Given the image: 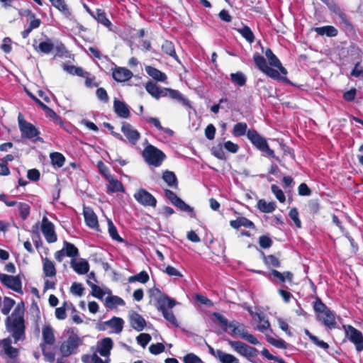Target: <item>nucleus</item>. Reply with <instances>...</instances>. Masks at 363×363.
<instances>
[{
    "label": "nucleus",
    "mask_w": 363,
    "mask_h": 363,
    "mask_svg": "<svg viewBox=\"0 0 363 363\" xmlns=\"http://www.w3.org/2000/svg\"><path fill=\"white\" fill-rule=\"evenodd\" d=\"M145 72L149 76L156 81L164 82L167 79V76L164 72H162L153 67L146 66Z\"/></svg>",
    "instance_id": "393cba45"
},
{
    "label": "nucleus",
    "mask_w": 363,
    "mask_h": 363,
    "mask_svg": "<svg viewBox=\"0 0 363 363\" xmlns=\"http://www.w3.org/2000/svg\"><path fill=\"white\" fill-rule=\"evenodd\" d=\"M113 347V341L111 338L106 337L98 343L97 352L103 357H108Z\"/></svg>",
    "instance_id": "412c9836"
},
{
    "label": "nucleus",
    "mask_w": 363,
    "mask_h": 363,
    "mask_svg": "<svg viewBox=\"0 0 363 363\" xmlns=\"http://www.w3.org/2000/svg\"><path fill=\"white\" fill-rule=\"evenodd\" d=\"M291 219L294 222L296 226L298 228L301 227V222L298 218V212L296 208H291L289 213Z\"/></svg>",
    "instance_id": "680f3d73"
},
{
    "label": "nucleus",
    "mask_w": 363,
    "mask_h": 363,
    "mask_svg": "<svg viewBox=\"0 0 363 363\" xmlns=\"http://www.w3.org/2000/svg\"><path fill=\"white\" fill-rule=\"evenodd\" d=\"M260 319H255V321L258 322L257 330L262 333H265L267 330L272 332L269 320L266 319L265 315L262 313H260Z\"/></svg>",
    "instance_id": "f704fd0d"
},
{
    "label": "nucleus",
    "mask_w": 363,
    "mask_h": 363,
    "mask_svg": "<svg viewBox=\"0 0 363 363\" xmlns=\"http://www.w3.org/2000/svg\"><path fill=\"white\" fill-rule=\"evenodd\" d=\"M259 243L262 248L266 249L271 247L272 241L269 237L262 235L259 237Z\"/></svg>",
    "instance_id": "774afa93"
},
{
    "label": "nucleus",
    "mask_w": 363,
    "mask_h": 363,
    "mask_svg": "<svg viewBox=\"0 0 363 363\" xmlns=\"http://www.w3.org/2000/svg\"><path fill=\"white\" fill-rule=\"evenodd\" d=\"M84 216L86 224L91 228H96L99 226L98 218L91 208H84Z\"/></svg>",
    "instance_id": "a211bd4d"
},
{
    "label": "nucleus",
    "mask_w": 363,
    "mask_h": 363,
    "mask_svg": "<svg viewBox=\"0 0 363 363\" xmlns=\"http://www.w3.org/2000/svg\"><path fill=\"white\" fill-rule=\"evenodd\" d=\"M96 13V19L99 22H100L106 26H109L111 25L110 21L106 18V14L103 11H101V10H97Z\"/></svg>",
    "instance_id": "0e129e2a"
},
{
    "label": "nucleus",
    "mask_w": 363,
    "mask_h": 363,
    "mask_svg": "<svg viewBox=\"0 0 363 363\" xmlns=\"http://www.w3.org/2000/svg\"><path fill=\"white\" fill-rule=\"evenodd\" d=\"M50 159L52 163L55 165H57L59 167L63 166L65 163V157L59 152H53L50 155Z\"/></svg>",
    "instance_id": "603ef678"
},
{
    "label": "nucleus",
    "mask_w": 363,
    "mask_h": 363,
    "mask_svg": "<svg viewBox=\"0 0 363 363\" xmlns=\"http://www.w3.org/2000/svg\"><path fill=\"white\" fill-rule=\"evenodd\" d=\"M87 284L91 289V294L94 297L101 299L105 294L103 290L90 280H87Z\"/></svg>",
    "instance_id": "09e8293b"
},
{
    "label": "nucleus",
    "mask_w": 363,
    "mask_h": 363,
    "mask_svg": "<svg viewBox=\"0 0 363 363\" xmlns=\"http://www.w3.org/2000/svg\"><path fill=\"white\" fill-rule=\"evenodd\" d=\"M314 310L317 313L318 320L329 329L336 327L335 315L330 311L320 300L315 302L313 306Z\"/></svg>",
    "instance_id": "7ed1b4c3"
},
{
    "label": "nucleus",
    "mask_w": 363,
    "mask_h": 363,
    "mask_svg": "<svg viewBox=\"0 0 363 363\" xmlns=\"http://www.w3.org/2000/svg\"><path fill=\"white\" fill-rule=\"evenodd\" d=\"M247 125L245 123H238L235 125L233 134L235 136H242L246 133Z\"/></svg>",
    "instance_id": "49530a36"
},
{
    "label": "nucleus",
    "mask_w": 363,
    "mask_h": 363,
    "mask_svg": "<svg viewBox=\"0 0 363 363\" xmlns=\"http://www.w3.org/2000/svg\"><path fill=\"white\" fill-rule=\"evenodd\" d=\"M18 119L22 138L33 141L40 140L38 137L40 133L33 124L23 120L21 115L18 116Z\"/></svg>",
    "instance_id": "423d86ee"
},
{
    "label": "nucleus",
    "mask_w": 363,
    "mask_h": 363,
    "mask_svg": "<svg viewBox=\"0 0 363 363\" xmlns=\"http://www.w3.org/2000/svg\"><path fill=\"white\" fill-rule=\"evenodd\" d=\"M230 224L232 228L235 229L240 227L254 228V223L245 217H239L236 220H231Z\"/></svg>",
    "instance_id": "a878e982"
},
{
    "label": "nucleus",
    "mask_w": 363,
    "mask_h": 363,
    "mask_svg": "<svg viewBox=\"0 0 363 363\" xmlns=\"http://www.w3.org/2000/svg\"><path fill=\"white\" fill-rule=\"evenodd\" d=\"M346 337L355 345L356 350L360 352L363 350L362 333L352 325H343Z\"/></svg>",
    "instance_id": "6e6552de"
},
{
    "label": "nucleus",
    "mask_w": 363,
    "mask_h": 363,
    "mask_svg": "<svg viewBox=\"0 0 363 363\" xmlns=\"http://www.w3.org/2000/svg\"><path fill=\"white\" fill-rule=\"evenodd\" d=\"M163 180L167 184L168 186L174 187L177 186V178L172 172L166 171L162 175Z\"/></svg>",
    "instance_id": "c03bdc74"
},
{
    "label": "nucleus",
    "mask_w": 363,
    "mask_h": 363,
    "mask_svg": "<svg viewBox=\"0 0 363 363\" xmlns=\"http://www.w3.org/2000/svg\"><path fill=\"white\" fill-rule=\"evenodd\" d=\"M67 333L68 337L62 342L60 347V352L63 357L77 354L79 347L83 344V339L78 335L75 328H69Z\"/></svg>",
    "instance_id": "f03ea898"
},
{
    "label": "nucleus",
    "mask_w": 363,
    "mask_h": 363,
    "mask_svg": "<svg viewBox=\"0 0 363 363\" xmlns=\"http://www.w3.org/2000/svg\"><path fill=\"white\" fill-rule=\"evenodd\" d=\"M149 279V276L147 272H141L139 274L131 276L128 278L129 282H135V281H139L140 283L145 284L146 283Z\"/></svg>",
    "instance_id": "de8ad7c7"
},
{
    "label": "nucleus",
    "mask_w": 363,
    "mask_h": 363,
    "mask_svg": "<svg viewBox=\"0 0 363 363\" xmlns=\"http://www.w3.org/2000/svg\"><path fill=\"white\" fill-rule=\"evenodd\" d=\"M0 281L7 288L22 294L21 280L18 276H11L6 274H0Z\"/></svg>",
    "instance_id": "1a4fd4ad"
},
{
    "label": "nucleus",
    "mask_w": 363,
    "mask_h": 363,
    "mask_svg": "<svg viewBox=\"0 0 363 363\" xmlns=\"http://www.w3.org/2000/svg\"><path fill=\"white\" fill-rule=\"evenodd\" d=\"M254 61L257 67L263 72L267 67H268L267 62L264 57L259 55V54H255L254 55Z\"/></svg>",
    "instance_id": "864d4df0"
},
{
    "label": "nucleus",
    "mask_w": 363,
    "mask_h": 363,
    "mask_svg": "<svg viewBox=\"0 0 363 363\" xmlns=\"http://www.w3.org/2000/svg\"><path fill=\"white\" fill-rule=\"evenodd\" d=\"M152 337L150 335L147 333H141L137 337V342L139 345H140L143 348H145L147 345L150 342Z\"/></svg>",
    "instance_id": "4d7b16f0"
},
{
    "label": "nucleus",
    "mask_w": 363,
    "mask_h": 363,
    "mask_svg": "<svg viewBox=\"0 0 363 363\" xmlns=\"http://www.w3.org/2000/svg\"><path fill=\"white\" fill-rule=\"evenodd\" d=\"M162 50L167 55L171 56L175 60H178L177 55H176L174 45L171 41L165 40L162 45Z\"/></svg>",
    "instance_id": "e433bc0d"
},
{
    "label": "nucleus",
    "mask_w": 363,
    "mask_h": 363,
    "mask_svg": "<svg viewBox=\"0 0 363 363\" xmlns=\"http://www.w3.org/2000/svg\"><path fill=\"white\" fill-rule=\"evenodd\" d=\"M264 261L266 265L268 267H279L280 262L277 257L274 255H268L264 257Z\"/></svg>",
    "instance_id": "6e6d98bb"
},
{
    "label": "nucleus",
    "mask_w": 363,
    "mask_h": 363,
    "mask_svg": "<svg viewBox=\"0 0 363 363\" xmlns=\"http://www.w3.org/2000/svg\"><path fill=\"white\" fill-rule=\"evenodd\" d=\"M0 355L6 363H19V350L12 346L11 337H8L0 340Z\"/></svg>",
    "instance_id": "20e7f679"
},
{
    "label": "nucleus",
    "mask_w": 363,
    "mask_h": 363,
    "mask_svg": "<svg viewBox=\"0 0 363 363\" xmlns=\"http://www.w3.org/2000/svg\"><path fill=\"white\" fill-rule=\"evenodd\" d=\"M229 328L232 329V333L233 335H237L241 338L243 339L244 336L245 335L246 333L247 332L245 330V328L244 325H240V323L237 322H233L229 324Z\"/></svg>",
    "instance_id": "c9c22d12"
},
{
    "label": "nucleus",
    "mask_w": 363,
    "mask_h": 363,
    "mask_svg": "<svg viewBox=\"0 0 363 363\" xmlns=\"http://www.w3.org/2000/svg\"><path fill=\"white\" fill-rule=\"evenodd\" d=\"M267 342L277 348L285 349L286 347V342L281 339H276L268 335H266Z\"/></svg>",
    "instance_id": "3c124183"
},
{
    "label": "nucleus",
    "mask_w": 363,
    "mask_h": 363,
    "mask_svg": "<svg viewBox=\"0 0 363 363\" xmlns=\"http://www.w3.org/2000/svg\"><path fill=\"white\" fill-rule=\"evenodd\" d=\"M70 264L74 271L79 274H85L89 269V264L88 262L82 258H73L71 260Z\"/></svg>",
    "instance_id": "ddd939ff"
},
{
    "label": "nucleus",
    "mask_w": 363,
    "mask_h": 363,
    "mask_svg": "<svg viewBox=\"0 0 363 363\" xmlns=\"http://www.w3.org/2000/svg\"><path fill=\"white\" fill-rule=\"evenodd\" d=\"M158 304L159 308L162 311L172 308L177 304V302L167 296H163L158 299Z\"/></svg>",
    "instance_id": "c85d7f7f"
},
{
    "label": "nucleus",
    "mask_w": 363,
    "mask_h": 363,
    "mask_svg": "<svg viewBox=\"0 0 363 363\" xmlns=\"http://www.w3.org/2000/svg\"><path fill=\"white\" fill-rule=\"evenodd\" d=\"M108 230L110 236L114 240H116L119 242H123L124 240L118 235L117 229L116 226L113 225L111 220H108Z\"/></svg>",
    "instance_id": "4c0bfd02"
},
{
    "label": "nucleus",
    "mask_w": 363,
    "mask_h": 363,
    "mask_svg": "<svg viewBox=\"0 0 363 363\" xmlns=\"http://www.w3.org/2000/svg\"><path fill=\"white\" fill-rule=\"evenodd\" d=\"M317 34L320 35H326L328 37H334L337 34V29L331 26H325L323 27H317L314 28Z\"/></svg>",
    "instance_id": "2f4dec72"
},
{
    "label": "nucleus",
    "mask_w": 363,
    "mask_h": 363,
    "mask_svg": "<svg viewBox=\"0 0 363 363\" xmlns=\"http://www.w3.org/2000/svg\"><path fill=\"white\" fill-rule=\"evenodd\" d=\"M228 344L234 351L249 360L256 357L258 354V351L256 348L240 341L228 340Z\"/></svg>",
    "instance_id": "0eeeda50"
},
{
    "label": "nucleus",
    "mask_w": 363,
    "mask_h": 363,
    "mask_svg": "<svg viewBox=\"0 0 363 363\" xmlns=\"http://www.w3.org/2000/svg\"><path fill=\"white\" fill-rule=\"evenodd\" d=\"M230 79L234 84L240 86H244L246 83V77L245 74L240 72H238L236 73H231Z\"/></svg>",
    "instance_id": "ea45409f"
},
{
    "label": "nucleus",
    "mask_w": 363,
    "mask_h": 363,
    "mask_svg": "<svg viewBox=\"0 0 363 363\" xmlns=\"http://www.w3.org/2000/svg\"><path fill=\"white\" fill-rule=\"evenodd\" d=\"M164 94L165 96H169L171 99H176L179 101L182 102L184 104H186L188 101L184 99L182 94L177 90L164 88Z\"/></svg>",
    "instance_id": "473e14b6"
},
{
    "label": "nucleus",
    "mask_w": 363,
    "mask_h": 363,
    "mask_svg": "<svg viewBox=\"0 0 363 363\" xmlns=\"http://www.w3.org/2000/svg\"><path fill=\"white\" fill-rule=\"evenodd\" d=\"M15 304V301L9 298V297H5L4 298V301H3V307L1 308V313L4 315H8L11 308H13V306H14Z\"/></svg>",
    "instance_id": "8fccbe9b"
},
{
    "label": "nucleus",
    "mask_w": 363,
    "mask_h": 363,
    "mask_svg": "<svg viewBox=\"0 0 363 363\" xmlns=\"http://www.w3.org/2000/svg\"><path fill=\"white\" fill-rule=\"evenodd\" d=\"M113 108L116 113L122 118H128L130 116V110L126 104L117 99L113 101Z\"/></svg>",
    "instance_id": "f3484780"
},
{
    "label": "nucleus",
    "mask_w": 363,
    "mask_h": 363,
    "mask_svg": "<svg viewBox=\"0 0 363 363\" xmlns=\"http://www.w3.org/2000/svg\"><path fill=\"white\" fill-rule=\"evenodd\" d=\"M149 350L153 354H159L164 352V346L162 343L152 344L149 347Z\"/></svg>",
    "instance_id": "e2e57ef3"
},
{
    "label": "nucleus",
    "mask_w": 363,
    "mask_h": 363,
    "mask_svg": "<svg viewBox=\"0 0 363 363\" xmlns=\"http://www.w3.org/2000/svg\"><path fill=\"white\" fill-rule=\"evenodd\" d=\"M124 321L121 318L113 317L110 320L106 322V325L113 329V331L118 334L123 330Z\"/></svg>",
    "instance_id": "cd10ccee"
},
{
    "label": "nucleus",
    "mask_w": 363,
    "mask_h": 363,
    "mask_svg": "<svg viewBox=\"0 0 363 363\" xmlns=\"http://www.w3.org/2000/svg\"><path fill=\"white\" fill-rule=\"evenodd\" d=\"M213 155L220 160L225 159V153L221 145H217L212 150Z\"/></svg>",
    "instance_id": "338daca9"
},
{
    "label": "nucleus",
    "mask_w": 363,
    "mask_h": 363,
    "mask_svg": "<svg viewBox=\"0 0 363 363\" xmlns=\"http://www.w3.org/2000/svg\"><path fill=\"white\" fill-rule=\"evenodd\" d=\"M70 291L72 294L81 296L83 294L84 289L81 284L73 283L71 286Z\"/></svg>",
    "instance_id": "69168bd1"
},
{
    "label": "nucleus",
    "mask_w": 363,
    "mask_h": 363,
    "mask_svg": "<svg viewBox=\"0 0 363 363\" xmlns=\"http://www.w3.org/2000/svg\"><path fill=\"white\" fill-rule=\"evenodd\" d=\"M52 5L58 9L65 17L70 18L71 12L68 9L67 6L65 3L64 0H49Z\"/></svg>",
    "instance_id": "bb28decb"
},
{
    "label": "nucleus",
    "mask_w": 363,
    "mask_h": 363,
    "mask_svg": "<svg viewBox=\"0 0 363 363\" xmlns=\"http://www.w3.org/2000/svg\"><path fill=\"white\" fill-rule=\"evenodd\" d=\"M41 230L48 242L52 243L57 241L54 225L45 216L42 219Z\"/></svg>",
    "instance_id": "f8f14e48"
},
{
    "label": "nucleus",
    "mask_w": 363,
    "mask_h": 363,
    "mask_svg": "<svg viewBox=\"0 0 363 363\" xmlns=\"http://www.w3.org/2000/svg\"><path fill=\"white\" fill-rule=\"evenodd\" d=\"M53 48L54 45L52 43V40L49 38H47L46 40L40 42L38 46L35 49L37 51H40L44 54H49L52 52Z\"/></svg>",
    "instance_id": "72a5a7b5"
},
{
    "label": "nucleus",
    "mask_w": 363,
    "mask_h": 363,
    "mask_svg": "<svg viewBox=\"0 0 363 363\" xmlns=\"http://www.w3.org/2000/svg\"><path fill=\"white\" fill-rule=\"evenodd\" d=\"M164 318L174 326H178L177 318H175L173 312L169 310L162 311Z\"/></svg>",
    "instance_id": "13d9d810"
},
{
    "label": "nucleus",
    "mask_w": 363,
    "mask_h": 363,
    "mask_svg": "<svg viewBox=\"0 0 363 363\" xmlns=\"http://www.w3.org/2000/svg\"><path fill=\"white\" fill-rule=\"evenodd\" d=\"M264 74H266L269 77L276 79V80H285L286 78L284 77L281 76V72L278 69H273L268 66L267 69L263 72Z\"/></svg>",
    "instance_id": "a18cd8bd"
},
{
    "label": "nucleus",
    "mask_w": 363,
    "mask_h": 363,
    "mask_svg": "<svg viewBox=\"0 0 363 363\" xmlns=\"http://www.w3.org/2000/svg\"><path fill=\"white\" fill-rule=\"evenodd\" d=\"M106 306L110 309H116L118 306H123L125 305V301L123 298L118 296L109 295L106 299Z\"/></svg>",
    "instance_id": "b1692460"
},
{
    "label": "nucleus",
    "mask_w": 363,
    "mask_h": 363,
    "mask_svg": "<svg viewBox=\"0 0 363 363\" xmlns=\"http://www.w3.org/2000/svg\"><path fill=\"white\" fill-rule=\"evenodd\" d=\"M216 354L217 359L221 363H234L235 362H237V358L234 355L225 353L222 350L220 352H216Z\"/></svg>",
    "instance_id": "58836bf2"
},
{
    "label": "nucleus",
    "mask_w": 363,
    "mask_h": 363,
    "mask_svg": "<svg viewBox=\"0 0 363 363\" xmlns=\"http://www.w3.org/2000/svg\"><path fill=\"white\" fill-rule=\"evenodd\" d=\"M146 91L154 98L159 99L161 97H165L164 88L158 86L152 82H148L145 85Z\"/></svg>",
    "instance_id": "aec40b11"
},
{
    "label": "nucleus",
    "mask_w": 363,
    "mask_h": 363,
    "mask_svg": "<svg viewBox=\"0 0 363 363\" xmlns=\"http://www.w3.org/2000/svg\"><path fill=\"white\" fill-rule=\"evenodd\" d=\"M184 363H203L202 359L194 353H189L183 358Z\"/></svg>",
    "instance_id": "bf43d9fd"
},
{
    "label": "nucleus",
    "mask_w": 363,
    "mask_h": 363,
    "mask_svg": "<svg viewBox=\"0 0 363 363\" xmlns=\"http://www.w3.org/2000/svg\"><path fill=\"white\" fill-rule=\"evenodd\" d=\"M131 71L125 67H118L113 70V78L119 82H123L129 80L133 77Z\"/></svg>",
    "instance_id": "4468645a"
},
{
    "label": "nucleus",
    "mask_w": 363,
    "mask_h": 363,
    "mask_svg": "<svg viewBox=\"0 0 363 363\" xmlns=\"http://www.w3.org/2000/svg\"><path fill=\"white\" fill-rule=\"evenodd\" d=\"M17 207L19 211L21 217L25 220L27 218V217L30 214V207L26 203H18Z\"/></svg>",
    "instance_id": "5fc2aeb1"
},
{
    "label": "nucleus",
    "mask_w": 363,
    "mask_h": 363,
    "mask_svg": "<svg viewBox=\"0 0 363 363\" xmlns=\"http://www.w3.org/2000/svg\"><path fill=\"white\" fill-rule=\"evenodd\" d=\"M106 180L108 182V185L107 186L108 193L124 191V188L121 182L116 179L113 175H108Z\"/></svg>",
    "instance_id": "4be33fe9"
},
{
    "label": "nucleus",
    "mask_w": 363,
    "mask_h": 363,
    "mask_svg": "<svg viewBox=\"0 0 363 363\" xmlns=\"http://www.w3.org/2000/svg\"><path fill=\"white\" fill-rule=\"evenodd\" d=\"M237 31L241 34V35L245 38V40L250 43L254 41L255 37L251 29L247 26H243L241 28H238Z\"/></svg>",
    "instance_id": "a19ab883"
},
{
    "label": "nucleus",
    "mask_w": 363,
    "mask_h": 363,
    "mask_svg": "<svg viewBox=\"0 0 363 363\" xmlns=\"http://www.w3.org/2000/svg\"><path fill=\"white\" fill-rule=\"evenodd\" d=\"M121 132L130 144L135 145L140 138V133L130 123L123 122Z\"/></svg>",
    "instance_id": "9d476101"
},
{
    "label": "nucleus",
    "mask_w": 363,
    "mask_h": 363,
    "mask_svg": "<svg viewBox=\"0 0 363 363\" xmlns=\"http://www.w3.org/2000/svg\"><path fill=\"white\" fill-rule=\"evenodd\" d=\"M271 189L276 198L281 202L284 203L286 200L283 191L275 184L272 185Z\"/></svg>",
    "instance_id": "052dcab7"
},
{
    "label": "nucleus",
    "mask_w": 363,
    "mask_h": 363,
    "mask_svg": "<svg viewBox=\"0 0 363 363\" xmlns=\"http://www.w3.org/2000/svg\"><path fill=\"white\" fill-rule=\"evenodd\" d=\"M42 335L45 344L52 345L55 342V337L52 327L49 325H44L42 328Z\"/></svg>",
    "instance_id": "5701e85b"
},
{
    "label": "nucleus",
    "mask_w": 363,
    "mask_h": 363,
    "mask_svg": "<svg viewBox=\"0 0 363 363\" xmlns=\"http://www.w3.org/2000/svg\"><path fill=\"white\" fill-rule=\"evenodd\" d=\"M130 323L137 331H142L146 325L145 319L136 312H133L130 315Z\"/></svg>",
    "instance_id": "6ab92c4d"
},
{
    "label": "nucleus",
    "mask_w": 363,
    "mask_h": 363,
    "mask_svg": "<svg viewBox=\"0 0 363 363\" xmlns=\"http://www.w3.org/2000/svg\"><path fill=\"white\" fill-rule=\"evenodd\" d=\"M143 157L148 164L160 167L165 158V155L155 146L148 145L143 152Z\"/></svg>",
    "instance_id": "39448f33"
},
{
    "label": "nucleus",
    "mask_w": 363,
    "mask_h": 363,
    "mask_svg": "<svg viewBox=\"0 0 363 363\" xmlns=\"http://www.w3.org/2000/svg\"><path fill=\"white\" fill-rule=\"evenodd\" d=\"M247 135L252 143L260 151L267 145L266 140L259 135L255 130H249Z\"/></svg>",
    "instance_id": "2eb2a0df"
},
{
    "label": "nucleus",
    "mask_w": 363,
    "mask_h": 363,
    "mask_svg": "<svg viewBox=\"0 0 363 363\" xmlns=\"http://www.w3.org/2000/svg\"><path fill=\"white\" fill-rule=\"evenodd\" d=\"M64 69L70 74L77 75L80 77H86V72L84 70L78 67H75L73 65H65Z\"/></svg>",
    "instance_id": "79ce46f5"
},
{
    "label": "nucleus",
    "mask_w": 363,
    "mask_h": 363,
    "mask_svg": "<svg viewBox=\"0 0 363 363\" xmlns=\"http://www.w3.org/2000/svg\"><path fill=\"white\" fill-rule=\"evenodd\" d=\"M258 209L265 213L273 212L276 208L275 202H267L264 199H260L257 202V205Z\"/></svg>",
    "instance_id": "7c9ffc66"
},
{
    "label": "nucleus",
    "mask_w": 363,
    "mask_h": 363,
    "mask_svg": "<svg viewBox=\"0 0 363 363\" xmlns=\"http://www.w3.org/2000/svg\"><path fill=\"white\" fill-rule=\"evenodd\" d=\"M135 199L141 205L145 206L155 207L157 204L156 199L148 191L143 189H139L134 194Z\"/></svg>",
    "instance_id": "9b49d317"
},
{
    "label": "nucleus",
    "mask_w": 363,
    "mask_h": 363,
    "mask_svg": "<svg viewBox=\"0 0 363 363\" xmlns=\"http://www.w3.org/2000/svg\"><path fill=\"white\" fill-rule=\"evenodd\" d=\"M43 273L45 277H53L56 274V269L53 262L48 258L43 259Z\"/></svg>",
    "instance_id": "c756f323"
},
{
    "label": "nucleus",
    "mask_w": 363,
    "mask_h": 363,
    "mask_svg": "<svg viewBox=\"0 0 363 363\" xmlns=\"http://www.w3.org/2000/svg\"><path fill=\"white\" fill-rule=\"evenodd\" d=\"M24 312L23 303H18L11 315H9L5 321L6 329L15 344L26 339Z\"/></svg>",
    "instance_id": "f257e3e1"
},
{
    "label": "nucleus",
    "mask_w": 363,
    "mask_h": 363,
    "mask_svg": "<svg viewBox=\"0 0 363 363\" xmlns=\"http://www.w3.org/2000/svg\"><path fill=\"white\" fill-rule=\"evenodd\" d=\"M265 56L270 66L277 68L284 76L287 74L286 69L281 65L280 60L269 48L265 51Z\"/></svg>",
    "instance_id": "dca6fc26"
},
{
    "label": "nucleus",
    "mask_w": 363,
    "mask_h": 363,
    "mask_svg": "<svg viewBox=\"0 0 363 363\" xmlns=\"http://www.w3.org/2000/svg\"><path fill=\"white\" fill-rule=\"evenodd\" d=\"M62 248L67 257H75L78 255V249L73 244L65 242Z\"/></svg>",
    "instance_id": "37998d69"
}]
</instances>
